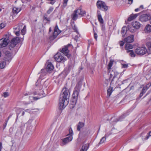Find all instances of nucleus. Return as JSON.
Here are the masks:
<instances>
[{
	"instance_id": "nucleus-34",
	"label": "nucleus",
	"mask_w": 151,
	"mask_h": 151,
	"mask_svg": "<svg viewBox=\"0 0 151 151\" xmlns=\"http://www.w3.org/2000/svg\"><path fill=\"white\" fill-rule=\"evenodd\" d=\"M133 28L134 27L133 26L132 27L130 26H128L127 27L128 31H129L132 33L135 32L136 29H134Z\"/></svg>"
},
{
	"instance_id": "nucleus-64",
	"label": "nucleus",
	"mask_w": 151,
	"mask_h": 151,
	"mask_svg": "<svg viewBox=\"0 0 151 151\" xmlns=\"http://www.w3.org/2000/svg\"><path fill=\"white\" fill-rule=\"evenodd\" d=\"M51 31V28H50L49 29V31Z\"/></svg>"
},
{
	"instance_id": "nucleus-17",
	"label": "nucleus",
	"mask_w": 151,
	"mask_h": 151,
	"mask_svg": "<svg viewBox=\"0 0 151 151\" xmlns=\"http://www.w3.org/2000/svg\"><path fill=\"white\" fill-rule=\"evenodd\" d=\"M124 40L125 42L128 43H132L134 41V36L131 35L125 38Z\"/></svg>"
},
{
	"instance_id": "nucleus-36",
	"label": "nucleus",
	"mask_w": 151,
	"mask_h": 151,
	"mask_svg": "<svg viewBox=\"0 0 151 151\" xmlns=\"http://www.w3.org/2000/svg\"><path fill=\"white\" fill-rule=\"evenodd\" d=\"M112 88L110 87L107 90V95L109 96L111 95L113 91Z\"/></svg>"
},
{
	"instance_id": "nucleus-52",
	"label": "nucleus",
	"mask_w": 151,
	"mask_h": 151,
	"mask_svg": "<svg viewBox=\"0 0 151 151\" xmlns=\"http://www.w3.org/2000/svg\"><path fill=\"white\" fill-rule=\"evenodd\" d=\"M31 93L29 92H27L24 94V96H26L27 95H29L31 94Z\"/></svg>"
},
{
	"instance_id": "nucleus-43",
	"label": "nucleus",
	"mask_w": 151,
	"mask_h": 151,
	"mask_svg": "<svg viewBox=\"0 0 151 151\" xmlns=\"http://www.w3.org/2000/svg\"><path fill=\"white\" fill-rule=\"evenodd\" d=\"M5 25L6 24L5 23H2L0 24V28L3 29L5 27Z\"/></svg>"
},
{
	"instance_id": "nucleus-3",
	"label": "nucleus",
	"mask_w": 151,
	"mask_h": 151,
	"mask_svg": "<svg viewBox=\"0 0 151 151\" xmlns=\"http://www.w3.org/2000/svg\"><path fill=\"white\" fill-rule=\"evenodd\" d=\"M14 56L12 53L8 51H6L4 52V55L3 59L5 61L6 63L9 64L11 62Z\"/></svg>"
},
{
	"instance_id": "nucleus-13",
	"label": "nucleus",
	"mask_w": 151,
	"mask_h": 151,
	"mask_svg": "<svg viewBox=\"0 0 151 151\" xmlns=\"http://www.w3.org/2000/svg\"><path fill=\"white\" fill-rule=\"evenodd\" d=\"M23 24L22 23H19L18 25L15 26L13 28L14 32L17 36H19L20 34V31L22 29Z\"/></svg>"
},
{
	"instance_id": "nucleus-54",
	"label": "nucleus",
	"mask_w": 151,
	"mask_h": 151,
	"mask_svg": "<svg viewBox=\"0 0 151 151\" xmlns=\"http://www.w3.org/2000/svg\"><path fill=\"white\" fill-rule=\"evenodd\" d=\"M3 148L2 144L1 142H0V151H1Z\"/></svg>"
},
{
	"instance_id": "nucleus-38",
	"label": "nucleus",
	"mask_w": 151,
	"mask_h": 151,
	"mask_svg": "<svg viewBox=\"0 0 151 151\" xmlns=\"http://www.w3.org/2000/svg\"><path fill=\"white\" fill-rule=\"evenodd\" d=\"M151 136V131L148 133L147 135L144 138V140H146L147 139L149 138Z\"/></svg>"
},
{
	"instance_id": "nucleus-10",
	"label": "nucleus",
	"mask_w": 151,
	"mask_h": 151,
	"mask_svg": "<svg viewBox=\"0 0 151 151\" xmlns=\"http://www.w3.org/2000/svg\"><path fill=\"white\" fill-rule=\"evenodd\" d=\"M71 46V45L70 44H68L63 48L61 51V52L69 58L71 56L70 55L69 53V47Z\"/></svg>"
},
{
	"instance_id": "nucleus-49",
	"label": "nucleus",
	"mask_w": 151,
	"mask_h": 151,
	"mask_svg": "<svg viewBox=\"0 0 151 151\" xmlns=\"http://www.w3.org/2000/svg\"><path fill=\"white\" fill-rule=\"evenodd\" d=\"M119 43L120 46H122L124 44V42L122 41H120L119 42Z\"/></svg>"
},
{
	"instance_id": "nucleus-57",
	"label": "nucleus",
	"mask_w": 151,
	"mask_h": 151,
	"mask_svg": "<svg viewBox=\"0 0 151 151\" xmlns=\"http://www.w3.org/2000/svg\"><path fill=\"white\" fill-rule=\"evenodd\" d=\"M128 1L129 2V4H132L133 2V0H128Z\"/></svg>"
},
{
	"instance_id": "nucleus-50",
	"label": "nucleus",
	"mask_w": 151,
	"mask_h": 151,
	"mask_svg": "<svg viewBox=\"0 0 151 151\" xmlns=\"http://www.w3.org/2000/svg\"><path fill=\"white\" fill-rule=\"evenodd\" d=\"M94 37L95 39H96V40H97V35L96 33H94Z\"/></svg>"
},
{
	"instance_id": "nucleus-6",
	"label": "nucleus",
	"mask_w": 151,
	"mask_h": 151,
	"mask_svg": "<svg viewBox=\"0 0 151 151\" xmlns=\"http://www.w3.org/2000/svg\"><path fill=\"white\" fill-rule=\"evenodd\" d=\"M135 52L137 54L143 55L147 52V50L145 47H138L135 50Z\"/></svg>"
},
{
	"instance_id": "nucleus-5",
	"label": "nucleus",
	"mask_w": 151,
	"mask_h": 151,
	"mask_svg": "<svg viewBox=\"0 0 151 151\" xmlns=\"http://www.w3.org/2000/svg\"><path fill=\"white\" fill-rule=\"evenodd\" d=\"M96 6L99 9L103 11H106L108 9V7L105 3L99 0L97 1Z\"/></svg>"
},
{
	"instance_id": "nucleus-35",
	"label": "nucleus",
	"mask_w": 151,
	"mask_h": 151,
	"mask_svg": "<svg viewBox=\"0 0 151 151\" xmlns=\"http://www.w3.org/2000/svg\"><path fill=\"white\" fill-rule=\"evenodd\" d=\"M26 26H24L23 28L21 30V33L22 35H24L26 33Z\"/></svg>"
},
{
	"instance_id": "nucleus-37",
	"label": "nucleus",
	"mask_w": 151,
	"mask_h": 151,
	"mask_svg": "<svg viewBox=\"0 0 151 151\" xmlns=\"http://www.w3.org/2000/svg\"><path fill=\"white\" fill-rule=\"evenodd\" d=\"M90 133L91 131L89 129H87L83 132V135L85 136H87L90 134Z\"/></svg>"
},
{
	"instance_id": "nucleus-16",
	"label": "nucleus",
	"mask_w": 151,
	"mask_h": 151,
	"mask_svg": "<svg viewBox=\"0 0 151 151\" xmlns=\"http://www.w3.org/2000/svg\"><path fill=\"white\" fill-rule=\"evenodd\" d=\"M132 25L135 29H139L141 27L140 23L137 21H134L132 22Z\"/></svg>"
},
{
	"instance_id": "nucleus-45",
	"label": "nucleus",
	"mask_w": 151,
	"mask_h": 151,
	"mask_svg": "<svg viewBox=\"0 0 151 151\" xmlns=\"http://www.w3.org/2000/svg\"><path fill=\"white\" fill-rule=\"evenodd\" d=\"M147 90V89L144 86L142 89V92L143 93H145Z\"/></svg>"
},
{
	"instance_id": "nucleus-20",
	"label": "nucleus",
	"mask_w": 151,
	"mask_h": 151,
	"mask_svg": "<svg viewBox=\"0 0 151 151\" xmlns=\"http://www.w3.org/2000/svg\"><path fill=\"white\" fill-rule=\"evenodd\" d=\"M9 64L6 63V62L3 59L0 61V68L3 69L4 68L6 65Z\"/></svg>"
},
{
	"instance_id": "nucleus-28",
	"label": "nucleus",
	"mask_w": 151,
	"mask_h": 151,
	"mask_svg": "<svg viewBox=\"0 0 151 151\" xmlns=\"http://www.w3.org/2000/svg\"><path fill=\"white\" fill-rule=\"evenodd\" d=\"M127 30L128 29L127 27H124L122 28L121 31V32L123 37L124 36Z\"/></svg>"
},
{
	"instance_id": "nucleus-61",
	"label": "nucleus",
	"mask_w": 151,
	"mask_h": 151,
	"mask_svg": "<svg viewBox=\"0 0 151 151\" xmlns=\"http://www.w3.org/2000/svg\"><path fill=\"white\" fill-rule=\"evenodd\" d=\"M25 113V111H23L22 112L21 115L22 116H23L24 115Z\"/></svg>"
},
{
	"instance_id": "nucleus-41",
	"label": "nucleus",
	"mask_w": 151,
	"mask_h": 151,
	"mask_svg": "<svg viewBox=\"0 0 151 151\" xmlns=\"http://www.w3.org/2000/svg\"><path fill=\"white\" fill-rule=\"evenodd\" d=\"M9 95V93L8 92H5L3 93V96L4 98H6Z\"/></svg>"
},
{
	"instance_id": "nucleus-11",
	"label": "nucleus",
	"mask_w": 151,
	"mask_h": 151,
	"mask_svg": "<svg viewBox=\"0 0 151 151\" xmlns=\"http://www.w3.org/2000/svg\"><path fill=\"white\" fill-rule=\"evenodd\" d=\"M151 19V15L150 14H145L141 15L139 20L142 22H147Z\"/></svg>"
},
{
	"instance_id": "nucleus-47",
	"label": "nucleus",
	"mask_w": 151,
	"mask_h": 151,
	"mask_svg": "<svg viewBox=\"0 0 151 151\" xmlns=\"http://www.w3.org/2000/svg\"><path fill=\"white\" fill-rule=\"evenodd\" d=\"M73 29L75 30V32H78V30L76 27L74 25L73 27Z\"/></svg>"
},
{
	"instance_id": "nucleus-25",
	"label": "nucleus",
	"mask_w": 151,
	"mask_h": 151,
	"mask_svg": "<svg viewBox=\"0 0 151 151\" xmlns=\"http://www.w3.org/2000/svg\"><path fill=\"white\" fill-rule=\"evenodd\" d=\"M89 145V144L88 143L83 144L80 151H87V150L88 148Z\"/></svg>"
},
{
	"instance_id": "nucleus-29",
	"label": "nucleus",
	"mask_w": 151,
	"mask_h": 151,
	"mask_svg": "<svg viewBox=\"0 0 151 151\" xmlns=\"http://www.w3.org/2000/svg\"><path fill=\"white\" fill-rule=\"evenodd\" d=\"M84 126V123L83 122H79L77 125V129L78 131H80L81 129Z\"/></svg>"
},
{
	"instance_id": "nucleus-23",
	"label": "nucleus",
	"mask_w": 151,
	"mask_h": 151,
	"mask_svg": "<svg viewBox=\"0 0 151 151\" xmlns=\"http://www.w3.org/2000/svg\"><path fill=\"white\" fill-rule=\"evenodd\" d=\"M97 13L99 21L101 23L103 24L104 23V20L101 14L100 11L98 10Z\"/></svg>"
},
{
	"instance_id": "nucleus-51",
	"label": "nucleus",
	"mask_w": 151,
	"mask_h": 151,
	"mask_svg": "<svg viewBox=\"0 0 151 151\" xmlns=\"http://www.w3.org/2000/svg\"><path fill=\"white\" fill-rule=\"evenodd\" d=\"M12 115V114H10L9 115V116L8 118H7V120H6V123H7L9 118L11 117Z\"/></svg>"
},
{
	"instance_id": "nucleus-30",
	"label": "nucleus",
	"mask_w": 151,
	"mask_h": 151,
	"mask_svg": "<svg viewBox=\"0 0 151 151\" xmlns=\"http://www.w3.org/2000/svg\"><path fill=\"white\" fill-rule=\"evenodd\" d=\"M146 45L148 48L147 52L149 54H151V42H147L146 44Z\"/></svg>"
},
{
	"instance_id": "nucleus-31",
	"label": "nucleus",
	"mask_w": 151,
	"mask_h": 151,
	"mask_svg": "<svg viewBox=\"0 0 151 151\" xmlns=\"http://www.w3.org/2000/svg\"><path fill=\"white\" fill-rule=\"evenodd\" d=\"M114 62V60H113L112 59L110 60L107 67V68L109 70H111V67L113 65Z\"/></svg>"
},
{
	"instance_id": "nucleus-32",
	"label": "nucleus",
	"mask_w": 151,
	"mask_h": 151,
	"mask_svg": "<svg viewBox=\"0 0 151 151\" xmlns=\"http://www.w3.org/2000/svg\"><path fill=\"white\" fill-rule=\"evenodd\" d=\"M127 52L129 53V55L131 57H134L135 56V53L132 50H127Z\"/></svg>"
},
{
	"instance_id": "nucleus-22",
	"label": "nucleus",
	"mask_w": 151,
	"mask_h": 151,
	"mask_svg": "<svg viewBox=\"0 0 151 151\" xmlns=\"http://www.w3.org/2000/svg\"><path fill=\"white\" fill-rule=\"evenodd\" d=\"M139 15V14H131L128 18V20L129 21H131L132 20L135 19Z\"/></svg>"
},
{
	"instance_id": "nucleus-2",
	"label": "nucleus",
	"mask_w": 151,
	"mask_h": 151,
	"mask_svg": "<svg viewBox=\"0 0 151 151\" xmlns=\"http://www.w3.org/2000/svg\"><path fill=\"white\" fill-rule=\"evenodd\" d=\"M42 86L40 84H36V85L35 89L36 91L33 93V94L35 95H37V96L35 97H32L30 96V100H32L30 99L31 98L33 99L34 100H37L45 96V93H44L43 90H42Z\"/></svg>"
},
{
	"instance_id": "nucleus-55",
	"label": "nucleus",
	"mask_w": 151,
	"mask_h": 151,
	"mask_svg": "<svg viewBox=\"0 0 151 151\" xmlns=\"http://www.w3.org/2000/svg\"><path fill=\"white\" fill-rule=\"evenodd\" d=\"M31 110H32V109H27L25 110L24 111L26 112H28L29 113H30V112L31 111Z\"/></svg>"
},
{
	"instance_id": "nucleus-9",
	"label": "nucleus",
	"mask_w": 151,
	"mask_h": 151,
	"mask_svg": "<svg viewBox=\"0 0 151 151\" xmlns=\"http://www.w3.org/2000/svg\"><path fill=\"white\" fill-rule=\"evenodd\" d=\"M81 85L79 84H77L74 88L73 94V97L74 99L77 98L80 91Z\"/></svg>"
},
{
	"instance_id": "nucleus-58",
	"label": "nucleus",
	"mask_w": 151,
	"mask_h": 151,
	"mask_svg": "<svg viewBox=\"0 0 151 151\" xmlns=\"http://www.w3.org/2000/svg\"><path fill=\"white\" fill-rule=\"evenodd\" d=\"M7 123L6 122L5 124L4 125V129L6 127Z\"/></svg>"
},
{
	"instance_id": "nucleus-60",
	"label": "nucleus",
	"mask_w": 151,
	"mask_h": 151,
	"mask_svg": "<svg viewBox=\"0 0 151 151\" xmlns=\"http://www.w3.org/2000/svg\"><path fill=\"white\" fill-rule=\"evenodd\" d=\"M144 93H143L142 91V92L141 93H140V96L141 97H142L143 94H144Z\"/></svg>"
},
{
	"instance_id": "nucleus-56",
	"label": "nucleus",
	"mask_w": 151,
	"mask_h": 151,
	"mask_svg": "<svg viewBox=\"0 0 151 151\" xmlns=\"http://www.w3.org/2000/svg\"><path fill=\"white\" fill-rule=\"evenodd\" d=\"M140 10V8H139L136 9H135V11L136 12H137L139 11Z\"/></svg>"
},
{
	"instance_id": "nucleus-14",
	"label": "nucleus",
	"mask_w": 151,
	"mask_h": 151,
	"mask_svg": "<svg viewBox=\"0 0 151 151\" xmlns=\"http://www.w3.org/2000/svg\"><path fill=\"white\" fill-rule=\"evenodd\" d=\"M109 70V74L110 75V79H111V78H112V81H111V83L112 81H113L114 79L117 78L116 76L118 75L119 73L116 70Z\"/></svg>"
},
{
	"instance_id": "nucleus-62",
	"label": "nucleus",
	"mask_w": 151,
	"mask_h": 151,
	"mask_svg": "<svg viewBox=\"0 0 151 151\" xmlns=\"http://www.w3.org/2000/svg\"><path fill=\"white\" fill-rule=\"evenodd\" d=\"M44 19H46L47 20H48L47 19L46 17H44Z\"/></svg>"
},
{
	"instance_id": "nucleus-48",
	"label": "nucleus",
	"mask_w": 151,
	"mask_h": 151,
	"mask_svg": "<svg viewBox=\"0 0 151 151\" xmlns=\"http://www.w3.org/2000/svg\"><path fill=\"white\" fill-rule=\"evenodd\" d=\"M122 67L123 68H127L128 66V65L127 64H123L122 65Z\"/></svg>"
},
{
	"instance_id": "nucleus-1",
	"label": "nucleus",
	"mask_w": 151,
	"mask_h": 151,
	"mask_svg": "<svg viewBox=\"0 0 151 151\" xmlns=\"http://www.w3.org/2000/svg\"><path fill=\"white\" fill-rule=\"evenodd\" d=\"M63 93L60 95L59 101V106L60 109H64L68 103V99L70 93L69 90L66 88H63L62 90Z\"/></svg>"
},
{
	"instance_id": "nucleus-7",
	"label": "nucleus",
	"mask_w": 151,
	"mask_h": 151,
	"mask_svg": "<svg viewBox=\"0 0 151 151\" xmlns=\"http://www.w3.org/2000/svg\"><path fill=\"white\" fill-rule=\"evenodd\" d=\"M55 60L57 62H64L66 60L63 54H61L60 53H57L54 56Z\"/></svg>"
},
{
	"instance_id": "nucleus-63",
	"label": "nucleus",
	"mask_w": 151,
	"mask_h": 151,
	"mask_svg": "<svg viewBox=\"0 0 151 151\" xmlns=\"http://www.w3.org/2000/svg\"><path fill=\"white\" fill-rule=\"evenodd\" d=\"M102 143H103V142H99V144H100Z\"/></svg>"
},
{
	"instance_id": "nucleus-21",
	"label": "nucleus",
	"mask_w": 151,
	"mask_h": 151,
	"mask_svg": "<svg viewBox=\"0 0 151 151\" xmlns=\"http://www.w3.org/2000/svg\"><path fill=\"white\" fill-rule=\"evenodd\" d=\"M21 9L20 7H14L13 8L12 12L14 14H17L21 10Z\"/></svg>"
},
{
	"instance_id": "nucleus-59",
	"label": "nucleus",
	"mask_w": 151,
	"mask_h": 151,
	"mask_svg": "<svg viewBox=\"0 0 151 151\" xmlns=\"http://www.w3.org/2000/svg\"><path fill=\"white\" fill-rule=\"evenodd\" d=\"M139 8H140V9H143L144 8V7H143V6L142 5H141L139 7Z\"/></svg>"
},
{
	"instance_id": "nucleus-26",
	"label": "nucleus",
	"mask_w": 151,
	"mask_h": 151,
	"mask_svg": "<svg viewBox=\"0 0 151 151\" xmlns=\"http://www.w3.org/2000/svg\"><path fill=\"white\" fill-rule=\"evenodd\" d=\"M78 15H79L78 14L77 11L76 10H75L72 15V19L74 20H76L78 18Z\"/></svg>"
},
{
	"instance_id": "nucleus-44",
	"label": "nucleus",
	"mask_w": 151,
	"mask_h": 151,
	"mask_svg": "<svg viewBox=\"0 0 151 151\" xmlns=\"http://www.w3.org/2000/svg\"><path fill=\"white\" fill-rule=\"evenodd\" d=\"M151 86V83H149L147 84L146 86L145 87H146L147 89L150 87Z\"/></svg>"
},
{
	"instance_id": "nucleus-18",
	"label": "nucleus",
	"mask_w": 151,
	"mask_h": 151,
	"mask_svg": "<svg viewBox=\"0 0 151 151\" xmlns=\"http://www.w3.org/2000/svg\"><path fill=\"white\" fill-rule=\"evenodd\" d=\"M53 69L54 66L51 63H49L46 68V70L47 72H50Z\"/></svg>"
},
{
	"instance_id": "nucleus-8",
	"label": "nucleus",
	"mask_w": 151,
	"mask_h": 151,
	"mask_svg": "<svg viewBox=\"0 0 151 151\" xmlns=\"http://www.w3.org/2000/svg\"><path fill=\"white\" fill-rule=\"evenodd\" d=\"M60 32L61 31L59 29L58 26L56 25L55 27L53 35L50 36L49 40L50 41L54 40L57 37Z\"/></svg>"
},
{
	"instance_id": "nucleus-46",
	"label": "nucleus",
	"mask_w": 151,
	"mask_h": 151,
	"mask_svg": "<svg viewBox=\"0 0 151 151\" xmlns=\"http://www.w3.org/2000/svg\"><path fill=\"white\" fill-rule=\"evenodd\" d=\"M106 135L105 136V137H103L100 140V142H104L106 140Z\"/></svg>"
},
{
	"instance_id": "nucleus-4",
	"label": "nucleus",
	"mask_w": 151,
	"mask_h": 151,
	"mask_svg": "<svg viewBox=\"0 0 151 151\" xmlns=\"http://www.w3.org/2000/svg\"><path fill=\"white\" fill-rule=\"evenodd\" d=\"M19 37L13 38L9 45V47L10 50H13L17 43L19 42Z\"/></svg>"
},
{
	"instance_id": "nucleus-39",
	"label": "nucleus",
	"mask_w": 151,
	"mask_h": 151,
	"mask_svg": "<svg viewBox=\"0 0 151 151\" xmlns=\"http://www.w3.org/2000/svg\"><path fill=\"white\" fill-rule=\"evenodd\" d=\"M68 0H63V7H65L66 6Z\"/></svg>"
},
{
	"instance_id": "nucleus-53",
	"label": "nucleus",
	"mask_w": 151,
	"mask_h": 151,
	"mask_svg": "<svg viewBox=\"0 0 151 151\" xmlns=\"http://www.w3.org/2000/svg\"><path fill=\"white\" fill-rule=\"evenodd\" d=\"M61 143H60V145L62 146H63L64 145H66L67 144L68 142H61Z\"/></svg>"
},
{
	"instance_id": "nucleus-15",
	"label": "nucleus",
	"mask_w": 151,
	"mask_h": 151,
	"mask_svg": "<svg viewBox=\"0 0 151 151\" xmlns=\"http://www.w3.org/2000/svg\"><path fill=\"white\" fill-rule=\"evenodd\" d=\"M126 116V114H123L119 118V119L117 118H115V117H112L111 119V120H112V121L111 123L113 124L118 121H121Z\"/></svg>"
},
{
	"instance_id": "nucleus-27",
	"label": "nucleus",
	"mask_w": 151,
	"mask_h": 151,
	"mask_svg": "<svg viewBox=\"0 0 151 151\" xmlns=\"http://www.w3.org/2000/svg\"><path fill=\"white\" fill-rule=\"evenodd\" d=\"M144 30L147 33H149L151 32V25L149 24L147 25L145 27Z\"/></svg>"
},
{
	"instance_id": "nucleus-19",
	"label": "nucleus",
	"mask_w": 151,
	"mask_h": 151,
	"mask_svg": "<svg viewBox=\"0 0 151 151\" xmlns=\"http://www.w3.org/2000/svg\"><path fill=\"white\" fill-rule=\"evenodd\" d=\"M73 136L72 135H68L67 137L65 138L62 139L63 142H70L72 140Z\"/></svg>"
},
{
	"instance_id": "nucleus-12",
	"label": "nucleus",
	"mask_w": 151,
	"mask_h": 151,
	"mask_svg": "<svg viewBox=\"0 0 151 151\" xmlns=\"http://www.w3.org/2000/svg\"><path fill=\"white\" fill-rule=\"evenodd\" d=\"M9 42V37L2 38L0 40V47L2 48L6 47Z\"/></svg>"
},
{
	"instance_id": "nucleus-42",
	"label": "nucleus",
	"mask_w": 151,
	"mask_h": 151,
	"mask_svg": "<svg viewBox=\"0 0 151 151\" xmlns=\"http://www.w3.org/2000/svg\"><path fill=\"white\" fill-rule=\"evenodd\" d=\"M53 7H51L49 8V9L47 11V13L48 14H50L52 11H53Z\"/></svg>"
},
{
	"instance_id": "nucleus-40",
	"label": "nucleus",
	"mask_w": 151,
	"mask_h": 151,
	"mask_svg": "<svg viewBox=\"0 0 151 151\" xmlns=\"http://www.w3.org/2000/svg\"><path fill=\"white\" fill-rule=\"evenodd\" d=\"M69 134L68 135L73 136V132L71 128H70L69 129Z\"/></svg>"
},
{
	"instance_id": "nucleus-33",
	"label": "nucleus",
	"mask_w": 151,
	"mask_h": 151,
	"mask_svg": "<svg viewBox=\"0 0 151 151\" xmlns=\"http://www.w3.org/2000/svg\"><path fill=\"white\" fill-rule=\"evenodd\" d=\"M133 47V45L129 43H126L125 44V49L127 50L132 49Z\"/></svg>"
},
{
	"instance_id": "nucleus-24",
	"label": "nucleus",
	"mask_w": 151,
	"mask_h": 151,
	"mask_svg": "<svg viewBox=\"0 0 151 151\" xmlns=\"http://www.w3.org/2000/svg\"><path fill=\"white\" fill-rule=\"evenodd\" d=\"M77 13L78 14L80 15L81 17H83L85 16L86 14V12L84 10H83L81 9H77Z\"/></svg>"
}]
</instances>
